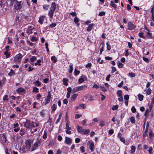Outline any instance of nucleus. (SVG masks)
<instances>
[{
	"mask_svg": "<svg viewBox=\"0 0 154 154\" xmlns=\"http://www.w3.org/2000/svg\"><path fill=\"white\" fill-rule=\"evenodd\" d=\"M33 141L31 140H27L25 146L22 147L20 149L21 152L25 153L27 151L31 150V146H32Z\"/></svg>",
	"mask_w": 154,
	"mask_h": 154,
	"instance_id": "obj_1",
	"label": "nucleus"
},
{
	"mask_svg": "<svg viewBox=\"0 0 154 154\" xmlns=\"http://www.w3.org/2000/svg\"><path fill=\"white\" fill-rule=\"evenodd\" d=\"M56 8V5L55 2H52L50 8V10L49 11L48 14L50 17L52 18Z\"/></svg>",
	"mask_w": 154,
	"mask_h": 154,
	"instance_id": "obj_2",
	"label": "nucleus"
},
{
	"mask_svg": "<svg viewBox=\"0 0 154 154\" xmlns=\"http://www.w3.org/2000/svg\"><path fill=\"white\" fill-rule=\"evenodd\" d=\"M22 57L23 56L20 53L18 54L14 57V63L17 64L20 63Z\"/></svg>",
	"mask_w": 154,
	"mask_h": 154,
	"instance_id": "obj_3",
	"label": "nucleus"
},
{
	"mask_svg": "<svg viewBox=\"0 0 154 154\" xmlns=\"http://www.w3.org/2000/svg\"><path fill=\"white\" fill-rule=\"evenodd\" d=\"M24 126L27 128H30L35 127V125L34 123L32 122L29 120H27L24 124Z\"/></svg>",
	"mask_w": 154,
	"mask_h": 154,
	"instance_id": "obj_4",
	"label": "nucleus"
},
{
	"mask_svg": "<svg viewBox=\"0 0 154 154\" xmlns=\"http://www.w3.org/2000/svg\"><path fill=\"white\" fill-rule=\"evenodd\" d=\"M40 144L41 143L40 142V140H38L35 143H34L33 146H32L31 151H32L35 150L40 145Z\"/></svg>",
	"mask_w": 154,
	"mask_h": 154,
	"instance_id": "obj_5",
	"label": "nucleus"
},
{
	"mask_svg": "<svg viewBox=\"0 0 154 154\" xmlns=\"http://www.w3.org/2000/svg\"><path fill=\"white\" fill-rule=\"evenodd\" d=\"M128 29L130 30H132L136 28L134 24L131 22H129L128 23Z\"/></svg>",
	"mask_w": 154,
	"mask_h": 154,
	"instance_id": "obj_6",
	"label": "nucleus"
},
{
	"mask_svg": "<svg viewBox=\"0 0 154 154\" xmlns=\"http://www.w3.org/2000/svg\"><path fill=\"white\" fill-rule=\"evenodd\" d=\"M21 2L22 1H21L16 3L14 6V8L15 9L18 10L22 8V5L21 3Z\"/></svg>",
	"mask_w": 154,
	"mask_h": 154,
	"instance_id": "obj_7",
	"label": "nucleus"
},
{
	"mask_svg": "<svg viewBox=\"0 0 154 154\" xmlns=\"http://www.w3.org/2000/svg\"><path fill=\"white\" fill-rule=\"evenodd\" d=\"M89 144V148L92 151H93L94 148L95 146L94 142L92 141L89 140L87 143V145Z\"/></svg>",
	"mask_w": 154,
	"mask_h": 154,
	"instance_id": "obj_8",
	"label": "nucleus"
},
{
	"mask_svg": "<svg viewBox=\"0 0 154 154\" xmlns=\"http://www.w3.org/2000/svg\"><path fill=\"white\" fill-rule=\"evenodd\" d=\"M50 99L51 96L48 95L46 98L45 99L44 102L43 103V104H44L45 105H46L49 103L50 102Z\"/></svg>",
	"mask_w": 154,
	"mask_h": 154,
	"instance_id": "obj_9",
	"label": "nucleus"
},
{
	"mask_svg": "<svg viewBox=\"0 0 154 154\" xmlns=\"http://www.w3.org/2000/svg\"><path fill=\"white\" fill-rule=\"evenodd\" d=\"M65 138V142L66 144H69L72 143V140L69 137H66Z\"/></svg>",
	"mask_w": 154,
	"mask_h": 154,
	"instance_id": "obj_10",
	"label": "nucleus"
},
{
	"mask_svg": "<svg viewBox=\"0 0 154 154\" xmlns=\"http://www.w3.org/2000/svg\"><path fill=\"white\" fill-rule=\"evenodd\" d=\"M35 30L34 28H32L31 26L29 27L27 31V32L29 34H31L33 33L32 31Z\"/></svg>",
	"mask_w": 154,
	"mask_h": 154,
	"instance_id": "obj_11",
	"label": "nucleus"
},
{
	"mask_svg": "<svg viewBox=\"0 0 154 154\" xmlns=\"http://www.w3.org/2000/svg\"><path fill=\"white\" fill-rule=\"evenodd\" d=\"M22 18L21 15H19L16 16L15 20L17 22H20L22 20Z\"/></svg>",
	"mask_w": 154,
	"mask_h": 154,
	"instance_id": "obj_12",
	"label": "nucleus"
},
{
	"mask_svg": "<svg viewBox=\"0 0 154 154\" xmlns=\"http://www.w3.org/2000/svg\"><path fill=\"white\" fill-rule=\"evenodd\" d=\"M45 18V16H42L39 17L38 22L41 24H42L44 22Z\"/></svg>",
	"mask_w": 154,
	"mask_h": 154,
	"instance_id": "obj_13",
	"label": "nucleus"
},
{
	"mask_svg": "<svg viewBox=\"0 0 154 154\" xmlns=\"http://www.w3.org/2000/svg\"><path fill=\"white\" fill-rule=\"evenodd\" d=\"M6 78L3 77L2 80L0 79V89L2 87L3 85L5 83Z\"/></svg>",
	"mask_w": 154,
	"mask_h": 154,
	"instance_id": "obj_14",
	"label": "nucleus"
},
{
	"mask_svg": "<svg viewBox=\"0 0 154 154\" xmlns=\"http://www.w3.org/2000/svg\"><path fill=\"white\" fill-rule=\"evenodd\" d=\"M78 89V90L81 91L82 90H84L85 88H87V86L85 85H84L80 86L77 87Z\"/></svg>",
	"mask_w": 154,
	"mask_h": 154,
	"instance_id": "obj_15",
	"label": "nucleus"
},
{
	"mask_svg": "<svg viewBox=\"0 0 154 154\" xmlns=\"http://www.w3.org/2000/svg\"><path fill=\"white\" fill-rule=\"evenodd\" d=\"M16 91L18 93H22L25 91V90L23 88H20L17 90Z\"/></svg>",
	"mask_w": 154,
	"mask_h": 154,
	"instance_id": "obj_16",
	"label": "nucleus"
},
{
	"mask_svg": "<svg viewBox=\"0 0 154 154\" xmlns=\"http://www.w3.org/2000/svg\"><path fill=\"white\" fill-rule=\"evenodd\" d=\"M77 129L78 132L81 134L83 130V129H82V127L78 125H77Z\"/></svg>",
	"mask_w": 154,
	"mask_h": 154,
	"instance_id": "obj_17",
	"label": "nucleus"
},
{
	"mask_svg": "<svg viewBox=\"0 0 154 154\" xmlns=\"http://www.w3.org/2000/svg\"><path fill=\"white\" fill-rule=\"evenodd\" d=\"M94 26V24H89L88 25V26L87 29V31H88V32L90 31L91 30V29L92 28V27Z\"/></svg>",
	"mask_w": 154,
	"mask_h": 154,
	"instance_id": "obj_18",
	"label": "nucleus"
},
{
	"mask_svg": "<svg viewBox=\"0 0 154 154\" xmlns=\"http://www.w3.org/2000/svg\"><path fill=\"white\" fill-rule=\"evenodd\" d=\"M69 80L66 78H64L63 79V82L64 85H68V82Z\"/></svg>",
	"mask_w": 154,
	"mask_h": 154,
	"instance_id": "obj_19",
	"label": "nucleus"
},
{
	"mask_svg": "<svg viewBox=\"0 0 154 154\" xmlns=\"http://www.w3.org/2000/svg\"><path fill=\"white\" fill-rule=\"evenodd\" d=\"M90 132V131L89 129H83L82 132L81 133V134H86Z\"/></svg>",
	"mask_w": 154,
	"mask_h": 154,
	"instance_id": "obj_20",
	"label": "nucleus"
},
{
	"mask_svg": "<svg viewBox=\"0 0 154 154\" xmlns=\"http://www.w3.org/2000/svg\"><path fill=\"white\" fill-rule=\"evenodd\" d=\"M57 108L56 105L54 104L51 106V109L53 112H54Z\"/></svg>",
	"mask_w": 154,
	"mask_h": 154,
	"instance_id": "obj_21",
	"label": "nucleus"
},
{
	"mask_svg": "<svg viewBox=\"0 0 154 154\" xmlns=\"http://www.w3.org/2000/svg\"><path fill=\"white\" fill-rule=\"evenodd\" d=\"M131 153H133L135 151L136 148L135 146H132L131 147Z\"/></svg>",
	"mask_w": 154,
	"mask_h": 154,
	"instance_id": "obj_22",
	"label": "nucleus"
},
{
	"mask_svg": "<svg viewBox=\"0 0 154 154\" xmlns=\"http://www.w3.org/2000/svg\"><path fill=\"white\" fill-rule=\"evenodd\" d=\"M4 54L6 56V58H8L10 56V54L8 52V51L6 50L4 52Z\"/></svg>",
	"mask_w": 154,
	"mask_h": 154,
	"instance_id": "obj_23",
	"label": "nucleus"
},
{
	"mask_svg": "<svg viewBox=\"0 0 154 154\" xmlns=\"http://www.w3.org/2000/svg\"><path fill=\"white\" fill-rule=\"evenodd\" d=\"M138 95L139 100L140 101L143 100V95L140 94H138Z\"/></svg>",
	"mask_w": 154,
	"mask_h": 154,
	"instance_id": "obj_24",
	"label": "nucleus"
},
{
	"mask_svg": "<svg viewBox=\"0 0 154 154\" xmlns=\"http://www.w3.org/2000/svg\"><path fill=\"white\" fill-rule=\"evenodd\" d=\"M130 121L132 123H134L135 122V120L134 118V117L131 116L130 119Z\"/></svg>",
	"mask_w": 154,
	"mask_h": 154,
	"instance_id": "obj_25",
	"label": "nucleus"
},
{
	"mask_svg": "<svg viewBox=\"0 0 154 154\" xmlns=\"http://www.w3.org/2000/svg\"><path fill=\"white\" fill-rule=\"evenodd\" d=\"M147 133H146L145 132H144L143 134V137L144 139H148V137L147 134Z\"/></svg>",
	"mask_w": 154,
	"mask_h": 154,
	"instance_id": "obj_26",
	"label": "nucleus"
},
{
	"mask_svg": "<svg viewBox=\"0 0 154 154\" xmlns=\"http://www.w3.org/2000/svg\"><path fill=\"white\" fill-rule=\"evenodd\" d=\"M74 22L76 24H77V25L78 26H79V24L78 23V22L79 21V18H78L77 17H75L74 19Z\"/></svg>",
	"mask_w": 154,
	"mask_h": 154,
	"instance_id": "obj_27",
	"label": "nucleus"
},
{
	"mask_svg": "<svg viewBox=\"0 0 154 154\" xmlns=\"http://www.w3.org/2000/svg\"><path fill=\"white\" fill-rule=\"evenodd\" d=\"M110 5L114 8H116L117 7L116 5L114 3L113 1L111 2Z\"/></svg>",
	"mask_w": 154,
	"mask_h": 154,
	"instance_id": "obj_28",
	"label": "nucleus"
},
{
	"mask_svg": "<svg viewBox=\"0 0 154 154\" xmlns=\"http://www.w3.org/2000/svg\"><path fill=\"white\" fill-rule=\"evenodd\" d=\"M77 95H78L77 94H73L71 97V100H72L73 101L75 99L77 96Z\"/></svg>",
	"mask_w": 154,
	"mask_h": 154,
	"instance_id": "obj_29",
	"label": "nucleus"
},
{
	"mask_svg": "<svg viewBox=\"0 0 154 154\" xmlns=\"http://www.w3.org/2000/svg\"><path fill=\"white\" fill-rule=\"evenodd\" d=\"M69 67L70 69L69 70V72L71 73L72 72L73 70V64L72 63L70 64Z\"/></svg>",
	"mask_w": 154,
	"mask_h": 154,
	"instance_id": "obj_30",
	"label": "nucleus"
},
{
	"mask_svg": "<svg viewBox=\"0 0 154 154\" xmlns=\"http://www.w3.org/2000/svg\"><path fill=\"white\" fill-rule=\"evenodd\" d=\"M15 74V72L13 69H11L10 72L8 73V75L9 76H11Z\"/></svg>",
	"mask_w": 154,
	"mask_h": 154,
	"instance_id": "obj_31",
	"label": "nucleus"
},
{
	"mask_svg": "<svg viewBox=\"0 0 154 154\" xmlns=\"http://www.w3.org/2000/svg\"><path fill=\"white\" fill-rule=\"evenodd\" d=\"M38 89L36 87H34L33 88V92L35 93H37L38 92Z\"/></svg>",
	"mask_w": 154,
	"mask_h": 154,
	"instance_id": "obj_32",
	"label": "nucleus"
},
{
	"mask_svg": "<svg viewBox=\"0 0 154 154\" xmlns=\"http://www.w3.org/2000/svg\"><path fill=\"white\" fill-rule=\"evenodd\" d=\"M51 60L54 61V63H55L57 61V58L55 56H53L51 57Z\"/></svg>",
	"mask_w": 154,
	"mask_h": 154,
	"instance_id": "obj_33",
	"label": "nucleus"
},
{
	"mask_svg": "<svg viewBox=\"0 0 154 154\" xmlns=\"http://www.w3.org/2000/svg\"><path fill=\"white\" fill-rule=\"evenodd\" d=\"M2 137L3 138V140H4L5 142H6V136L5 134L3 133L2 134Z\"/></svg>",
	"mask_w": 154,
	"mask_h": 154,
	"instance_id": "obj_34",
	"label": "nucleus"
},
{
	"mask_svg": "<svg viewBox=\"0 0 154 154\" xmlns=\"http://www.w3.org/2000/svg\"><path fill=\"white\" fill-rule=\"evenodd\" d=\"M122 93V91L121 90H118L117 91V94L118 96L119 97L121 96Z\"/></svg>",
	"mask_w": 154,
	"mask_h": 154,
	"instance_id": "obj_35",
	"label": "nucleus"
},
{
	"mask_svg": "<svg viewBox=\"0 0 154 154\" xmlns=\"http://www.w3.org/2000/svg\"><path fill=\"white\" fill-rule=\"evenodd\" d=\"M66 130H70L71 129V128L69 127V124L68 122L66 123Z\"/></svg>",
	"mask_w": 154,
	"mask_h": 154,
	"instance_id": "obj_36",
	"label": "nucleus"
},
{
	"mask_svg": "<svg viewBox=\"0 0 154 154\" xmlns=\"http://www.w3.org/2000/svg\"><path fill=\"white\" fill-rule=\"evenodd\" d=\"M3 100L5 101H8V96L7 95H5L3 98Z\"/></svg>",
	"mask_w": 154,
	"mask_h": 154,
	"instance_id": "obj_37",
	"label": "nucleus"
},
{
	"mask_svg": "<svg viewBox=\"0 0 154 154\" xmlns=\"http://www.w3.org/2000/svg\"><path fill=\"white\" fill-rule=\"evenodd\" d=\"M118 105H114L112 107V109L113 110H114L117 109H118Z\"/></svg>",
	"mask_w": 154,
	"mask_h": 154,
	"instance_id": "obj_38",
	"label": "nucleus"
},
{
	"mask_svg": "<svg viewBox=\"0 0 154 154\" xmlns=\"http://www.w3.org/2000/svg\"><path fill=\"white\" fill-rule=\"evenodd\" d=\"M41 62V60H37V62L35 63V65L36 66L37 65H38L40 66L41 65L40 63Z\"/></svg>",
	"mask_w": 154,
	"mask_h": 154,
	"instance_id": "obj_39",
	"label": "nucleus"
},
{
	"mask_svg": "<svg viewBox=\"0 0 154 154\" xmlns=\"http://www.w3.org/2000/svg\"><path fill=\"white\" fill-rule=\"evenodd\" d=\"M75 74L76 76L77 75L80 73V71L77 69H75L74 70Z\"/></svg>",
	"mask_w": 154,
	"mask_h": 154,
	"instance_id": "obj_40",
	"label": "nucleus"
},
{
	"mask_svg": "<svg viewBox=\"0 0 154 154\" xmlns=\"http://www.w3.org/2000/svg\"><path fill=\"white\" fill-rule=\"evenodd\" d=\"M105 14V13L104 11H101L98 14L99 16H102L104 15Z\"/></svg>",
	"mask_w": 154,
	"mask_h": 154,
	"instance_id": "obj_41",
	"label": "nucleus"
},
{
	"mask_svg": "<svg viewBox=\"0 0 154 154\" xmlns=\"http://www.w3.org/2000/svg\"><path fill=\"white\" fill-rule=\"evenodd\" d=\"M104 125L105 123L104 121H101L100 123L99 126L101 127H102L104 126Z\"/></svg>",
	"mask_w": 154,
	"mask_h": 154,
	"instance_id": "obj_42",
	"label": "nucleus"
},
{
	"mask_svg": "<svg viewBox=\"0 0 154 154\" xmlns=\"http://www.w3.org/2000/svg\"><path fill=\"white\" fill-rule=\"evenodd\" d=\"M129 75L131 77H134L135 76V75L134 73L131 72L129 73Z\"/></svg>",
	"mask_w": 154,
	"mask_h": 154,
	"instance_id": "obj_43",
	"label": "nucleus"
},
{
	"mask_svg": "<svg viewBox=\"0 0 154 154\" xmlns=\"http://www.w3.org/2000/svg\"><path fill=\"white\" fill-rule=\"evenodd\" d=\"M78 91H79V90L77 87L74 88L72 90V91L73 93H74Z\"/></svg>",
	"mask_w": 154,
	"mask_h": 154,
	"instance_id": "obj_44",
	"label": "nucleus"
},
{
	"mask_svg": "<svg viewBox=\"0 0 154 154\" xmlns=\"http://www.w3.org/2000/svg\"><path fill=\"white\" fill-rule=\"evenodd\" d=\"M30 60L31 62H33L36 60V57L35 56H33L30 58Z\"/></svg>",
	"mask_w": 154,
	"mask_h": 154,
	"instance_id": "obj_45",
	"label": "nucleus"
},
{
	"mask_svg": "<svg viewBox=\"0 0 154 154\" xmlns=\"http://www.w3.org/2000/svg\"><path fill=\"white\" fill-rule=\"evenodd\" d=\"M124 65L122 63L119 62L118 64V67L119 68H121L123 67Z\"/></svg>",
	"mask_w": 154,
	"mask_h": 154,
	"instance_id": "obj_46",
	"label": "nucleus"
},
{
	"mask_svg": "<svg viewBox=\"0 0 154 154\" xmlns=\"http://www.w3.org/2000/svg\"><path fill=\"white\" fill-rule=\"evenodd\" d=\"M124 98L125 100H128L129 99V96L128 95L126 94L124 96Z\"/></svg>",
	"mask_w": 154,
	"mask_h": 154,
	"instance_id": "obj_47",
	"label": "nucleus"
},
{
	"mask_svg": "<svg viewBox=\"0 0 154 154\" xmlns=\"http://www.w3.org/2000/svg\"><path fill=\"white\" fill-rule=\"evenodd\" d=\"M151 90L150 88H149L146 91V94L148 95H150L151 93Z\"/></svg>",
	"mask_w": 154,
	"mask_h": 154,
	"instance_id": "obj_48",
	"label": "nucleus"
},
{
	"mask_svg": "<svg viewBox=\"0 0 154 154\" xmlns=\"http://www.w3.org/2000/svg\"><path fill=\"white\" fill-rule=\"evenodd\" d=\"M106 46H107V49L109 50V51L111 49V47L110 46V45L108 44V43H106Z\"/></svg>",
	"mask_w": 154,
	"mask_h": 154,
	"instance_id": "obj_49",
	"label": "nucleus"
},
{
	"mask_svg": "<svg viewBox=\"0 0 154 154\" xmlns=\"http://www.w3.org/2000/svg\"><path fill=\"white\" fill-rule=\"evenodd\" d=\"M78 81L79 83H81L84 82V80L83 78H80L78 80Z\"/></svg>",
	"mask_w": 154,
	"mask_h": 154,
	"instance_id": "obj_50",
	"label": "nucleus"
},
{
	"mask_svg": "<svg viewBox=\"0 0 154 154\" xmlns=\"http://www.w3.org/2000/svg\"><path fill=\"white\" fill-rule=\"evenodd\" d=\"M49 7V6L47 5H45L43 6V8L45 10H47Z\"/></svg>",
	"mask_w": 154,
	"mask_h": 154,
	"instance_id": "obj_51",
	"label": "nucleus"
},
{
	"mask_svg": "<svg viewBox=\"0 0 154 154\" xmlns=\"http://www.w3.org/2000/svg\"><path fill=\"white\" fill-rule=\"evenodd\" d=\"M143 60L146 62L148 63L149 62V60L147 58L145 57H143Z\"/></svg>",
	"mask_w": 154,
	"mask_h": 154,
	"instance_id": "obj_52",
	"label": "nucleus"
},
{
	"mask_svg": "<svg viewBox=\"0 0 154 154\" xmlns=\"http://www.w3.org/2000/svg\"><path fill=\"white\" fill-rule=\"evenodd\" d=\"M47 133L46 131H45L44 132V135L43 136V139H45L47 138Z\"/></svg>",
	"mask_w": 154,
	"mask_h": 154,
	"instance_id": "obj_53",
	"label": "nucleus"
},
{
	"mask_svg": "<svg viewBox=\"0 0 154 154\" xmlns=\"http://www.w3.org/2000/svg\"><path fill=\"white\" fill-rule=\"evenodd\" d=\"M143 33L140 32L139 34V36H140V37L141 38H144L145 37H144V36H143Z\"/></svg>",
	"mask_w": 154,
	"mask_h": 154,
	"instance_id": "obj_54",
	"label": "nucleus"
},
{
	"mask_svg": "<svg viewBox=\"0 0 154 154\" xmlns=\"http://www.w3.org/2000/svg\"><path fill=\"white\" fill-rule=\"evenodd\" d=\"M131 110L132 112L133 113L135 112L136 110V109L135 108V107L134 106H133L132 107Z\"/></svg>",
	"mask_w": 154,
	"mask_h": 154,
	"instance_id": "obj_55",
	"label": "nucleus"
},
{
	"mask_svg": "<svg viewBox=\"0 0 154 154\" xmlns=\"http://www.w3.org/2000/svg\"><path fill=\"white\" fill-rule=\"evenodd\" d=\"M62 139V137L60 135H59L57 136V140L59 141H61Z\"/></svg>",
	"mask_w": 154,
	"mask_h": 154,
	"instance_id": "obj_56",
	"label": "nucleus"
},
{
	"mask_svg": "<svg viewBox=\"0 0 154 154\" xmlns=\"http://www.w3.org/2000/svg\"><path fill=\"white\" fill-rule=\"evenodd\" d=\"M84 147L83 146H81L80 147V149L81 150L82 152H85V150L84 149Z\"/></svg>",
	"mask_w": 154,
	"mask_h": 154,
	"instance_id": "obj_57",
	"label": "nucleus"
},
{
	"mask_svg": "<svg viewBox=\"0 0 154 154\" xmlns=\"http://www.w3.org/2000/svg\"><path fill=\"white\" fill-rule=\"evenodd\" d=\"M35 85L38 86H39L41 85V83L38 81H36L35 82Z\"/></svg>",
	"mask_w": 154,
	"mask_h": 154,
	"instance_id": "obj_58",
	"label": "nucleus"
},
{
	"mask_svg": "<svg viewBox=\"0 0 154 154\" xmlns=\"http://www.w3.org/2000/svg\"><path fill=\"white\" fill-rule=\"evenodd\" d=\"M114 131L113 129H110L109 131V134H112L113 133Z\"/></svg>",
	"mask_w": 154,
	"mask_h": 154,
	"instance_id": "obj_59",
	"label": "nucleus"
},
{
	"mask_svg": "<svg viewBox=\"0 0 154 154\" xmlns=\"http://www.w3.org/2000/svg\"><path fill=\"white\" fill-rule=\"evenodd\" d=\"M100 88L104 92L106 91V90L104 86H100Z\"/></svg>",
	"mask_w": 154,
	"mask_h": 154,
	"instance_id": "obj_60",
	"label": "nucleus"
},
{
	"mask_svg": "<svg viewBox=\"0 0 154 154\" xmlns=\"http://www.w3.org/2000/svg\"><path fill=\"white\" fill-rule=\"evenodd\" d=\"M79 106L80 107H82L83 109H85L86 107V105L84 104H79Z\"/></svg>",
	"mask_w": 154,
	"mask_h": 154,
	"instance_id": "obj_61",
	"label": "nucleus"
},
{
	"mask_svg": "<svg viewBox=\"0 0 154 154\" xmlns=\"http://www.w3.org/2000/svg\"><path fill=\"white\" fill-rule=\"evenodd\" d=\"M116 68L115 67H114L112 66V71L111 72V73H113L114 72L116 71Z\"/></svg>",
	"mask_w": 154,
	"mask_h": 154,
	"instance_id": "obj_62",
	"label": "nucleus"
},
{
	"mask_svg": "<svg viewBox=\"0 0 154 154\" xmlns=\"http://www.w3.org/2000/svg\"><path fill=\"white\" fill-rule=\"evenodd\" d=\"M152 131L151 130H149V136L150 137H151L152 136Z\"/></svg>",
	"mask_w": 154,
	"mask_h": 154,
	"instance_id": "obj_63",
	"label": "nucleus"
},
{
	"mask_svg": "<svg viewBox=\"0 0 154 154\" xmlns=\"http://www.w3.org/2000/svg\"><path fill=\"white\" fill-rule=\"evenodd\" d=\"M37 40V38L36 37H32V38L31 39V40L32 41H36Z\"/></svg>",
	"mask_w": 154,
	"mask_h": 154,
	"instance_id": "obj_64",
	"label": "nucleus"
}]
</instances>
